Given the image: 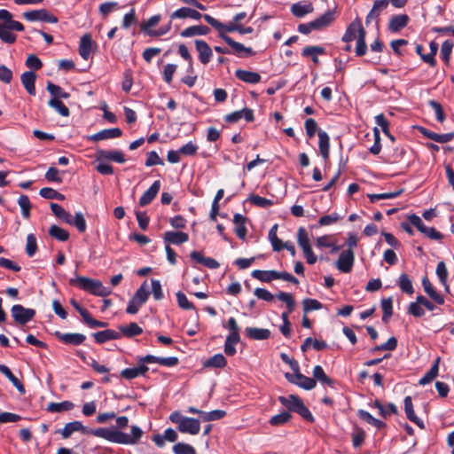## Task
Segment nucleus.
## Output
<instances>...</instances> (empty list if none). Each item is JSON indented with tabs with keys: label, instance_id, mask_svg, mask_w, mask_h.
I'll use <instances>...</instances> for the list:
<instances>
[{
	"label": "nucleus",
	"instance_id": "nucleus-30",
	"mask_svg": "<svg viewBox=\"0 0 454 454\" xmlns=\"http://www.w3.org/2000/svg\"><path fill=\"white\" fill-rule=\"evenodd\" d=\"M35 80L36 74L33 71L24 72L20 76V81L27 92L31 95H35Z\"/></svg>",
	"mask_w": 454,
	"mask_h": 454
},
{
	"label": "nucleus",
	"instance_id": "nucleus-29",
	"mask_svg": "<svg viewBox=\"0 0 454 454\" xmlns=\"http://www.w3.org/2000/svg\"><path fill=\"white\" fill-rule=\"evenodd\" d=\"M247 221V217L240 214H235L233 215V223L235 224L234 232L237 237L242 240L246 239L247 234V230L246 227Z\"/></svg>",
	"mask_w": 454,
	"mask_h": 454
},
{
	"label": "nucleus",
	"instance_id": "nucleus-28",
	"mask_svg": "<svg viewBox=\"0 0 454 454\" xmlns=\"http://www.w3.org/2000/svg\"><path fill=\"white\" fill-rule=\"evenodd\" d=\"M317 136L319 138L318 147L320 154L325 160H328L330 154V137L328 134L322 129L317 131Z\"/></svg>",
	"mask_w": 454,
	"mask_h": 454
},
{
	"label": "nucleus",
	"instance_id": "nucleus-24",
	"mask_svg": "<svg viewBox=\"0 0 454 454\" xmlns=\"http://www.w3.org/2000/svg\"><path fill=\"white\" fill-rule=\"evenodd\" d=\"M235 76L248 84L259 83L262 80V76L259 73L252 72L244 69H237L235 71Z\"/></svg>",
	"mask_w": 454,
	"mask_h": 454
},
{
	"label": "nucleus",
	"instance_id": "nucleus-7",
	"mask_svg": "<svg viewBox=\"0 0 454 454\" xmlns=\"http://www.w3.org/2000/svg\"><path fill=\"white\" fill-rule=\"evenodd\" d=\"M285 378L291 384L296 385L305 390H311L317 386L315 379L303 375L300 371V367H298V372L294 371V373L286 372Z\"/></svg>",
	"mask_w": 454,
	"mask_h": 454
},
{
	"label": "nucleus",
	"instance_id": "nucleus-17",
	"mask_svg": "<svg viewBox=\"0 0 454 454\" xmlns=\"http://www.w3.org/2000/svg\"><path fill=\"white\" fill-rule=\"evenodd\" d=\"M244 118L247 121L251 122L254 120V111L250 108H243L239 111L232 112L224 116V121L229 123H236Z\"/></svg>",
	"mask_w": 454,
	"mask_h": 454
},
{
	"label": "nucleus",
	"instance_id": "nucleus-21",
	"mask_svg": "<svg viewBox=\"0 0 454 454\" xmlns=\"http://www.w3.org/2000/svg\"><path fill=\"white\" fill-rule=\"evenodd\" d=\"M160 189V181L156 180L153 183V184L142 194L139 199V205L141 207H145L149 205L157 196L159 191Z\"/></svg>",
	"mask_w": 454,
	"mask_h": 454
},
{
	"label": "nucleus",
	"instance_id": "nucleus-36",
	"mask_svg": "<svg viewBox=\"0 0 454 454\" xmlns=\"http://www.w3.org/2000/svg\"><path fill=\"white\" fill-rule=\"evenodd\" d=\"M313 379L315 380H318L322 384H325L331 387H334L335 380L330 378L326 373L325 372L323 367L321 365H316L313 368Z\"/></svg>",
	"mask_w": 454,
	"mask_h": 454
},
{
	"label": "nucleus",
	"instance_id": "nucleus-47",
	"mask_svg": "<svg viewBox=\"0 0 454 454\" xmlns=\"http://www.w3.org/2000/svg\"><path fill=\"white\" fill-rule=\"evenodd\" d=\"M49 235L59 241H67L69 239V232L55 224H52L49 229Z\"/></svg>",
	"mask_w": 454,
	"mask_h": 454
},
{
	"label": "nucleus",
	"instance_id": "nucleus-62",
	"mask_svg": "<svg viewBox=\"0 0 454 454\" xmlns=\"http://www.w3.org/2000/svg\"><path fill=\"white\" fill-rule=\"evenodd\" d=\"M428 106L434 111L435 118L439 122H443L445 120V114L442 105L432 99L428 101Z\"/></svg>",
	"mask_w": 454,
	"mask_h": 454
},
{
	"label": "nucleus",
	"instance_id": "nucleus-50",
	"mask_svg": "<svg viewBox=\"0 0 454 454\" xmlns=\"http://www.w3.org/2000/svg\"><path fill=\"white\" fill-rule=\"evenodd\" d=\"M454 47V43L450 40H446L442 43L441 47L440 57L445 65H450V55Z\"/></svg>",
	"mask_w": 454,
	"mask_h": 454
},
{
	"label": "nucleus",
	"instance_id": "nucleus-15",
	"mask_svg": "<svg viewBox=\"0 0 454 454\" xmlns=\"http://www.w3.org/2000/svg\"><path fill=\"white\" fill-rule=\"evenodd\" d=\"M207 15V14H201L197 10L190 7H181L171 13L170 20L191 18L195 20H200L202 18L205 20V16Z\"/></svg>",
	"mask_w": 454,
	"mask_h": 454
},
{
	"label": "nucleus",
	"instance_id": "nucleus-9",
	"mask_svg": "<svg viewBox=\"0 0 454 454\" xmlns=\"http://www.w3.org/2000/svg\"><path fill=\"white\" fill-rule=\"evenodd\" d=\"M22 17L30 22L34 21H43L47 23H57L58 18L51 14L46 9L32 10L22 13Z\"/></svg>",
	"mask_w": 454,
	"mask_h": 454
},
{
	"label": "nucleus",
	"instance_id": "nucleus-19",
	"mask_svg": "<svg viewBox=\"0 0 454 454\" xmlns=\"http://www.w3.org/2000/svg\"><path fill=\"white\" fill-rule=\"evenodd\" d=\"M163 240L165 245H181L189 240V235L183 231H166L163 234Z\"/></svg>",
	"mask_w": 454,
	"mask_h": 454
},
{
	"label": "nucleus",
	"instance_id": "nucleus-38",
	"mask_svg": "<svg viewBox=\"0 0 454 454\" xmlns=\"http://www.w3.org/2000/svg\"><path fill=\"white\" fill-rule=\"evenodd\" d=\"M279 403L285 406L288 411H294L296 410V405H299L302 399L296 395H289L288 396L280 395L278 396Z\"/></svg>",
	"mask_w": 454,
	"mask_h": 454
},
{
	"label": "nucleus",
	"instance_id": "nucleus-26",
	"mask_svg": "<svg viewBox=\"0 0 454 454\" xmlns=\"http://www.w3.org/2000/svg\"><path fill=\"white\" fill-rule=\"evenodd\" d=\"M190 257L192 261L196 262L197 263H200L211 270L217 269L220 266L219 262L216 260L211 257H205L202 254V253L198 251L191 252Z\"/></svg>",
	"mask_w": 454,
	"mask_h": 454
},
{
	"label": "nucleus",
	"instance_id": "nucleus-61",
	"mask_svg": "<svg viewBox=\"0 0 454 454\" xmlns=\"http://www.w3.org/2000/svg\"><path fill=\"white\" fill-rule=\"evenodd\" d=\"M37 252L36 238L33 233L27 237L26 253L29 257H32Z\"/></svg>",
	"mask_w": 454,
	"mask_h": 454
},
{
	"label": "nucleus",
	"instance_id": "nucleus-53",
	"mask_svg": "<svg viewBox=\"0 0 454 454\" xmlns=\"http://www.w3.org/2000/svg\"><path fill=\"white\" fill-rule=\"evenodd\" d=\"M40 196L48 200H64L65 195L51 187H43L39 192Z\"/></svg>",
	"mask_w": 454,
	"mask_h": 454
},
{
	"label": "nucleus",
	"instance_id": "nucleus-58",
	"mask_svg": "<svg viewBox=\"0 0 454 454\" xmlns=\"http://www.w3.org/2000/svg\"><path fill=\"white\" fill-rule=\"evenodd\" d=\"M292 419V415L289 411H282L277 414L270 419L271 426H281L288 422Z\"/></svg>",
	"mask_w": 454,
	"mask_h": 454
},
{
	"label": "nucleus",
	"instance_id": "nucleus-34",
	"mask_svg": "<svg viewBox=\"0 0 454 454\" xmlns=\"http://www.w3.org/2000/svg\"><path fill=\"white\" fill-rule=\"evenodd\" d=\"M210 28L204 25H196L186 27L182 30L180 35L184 38L193 37L195 35H206L209 34Z\"/></svg>",
	"mask_w": 454,
	"mask_h": 454
},
{
	"label": "nucleus",
	"instance_id": "nucleus-3",
	"mask_svg": "<svg viewBox=\"0 0 454 454\" xmlns=\"http://www.w3.org/2000/svg\"><path fill=\"white\" fill-rule=\"evenodd\" d=\"M169 420L177 425V430L182 434H198L200 430L199 419L184 417L179 411H175L169 415Z\"/></svg>",
	"mask_w": 454,
	"mask_h": 454
},
{
	"label": "nucleus",
	"instance_id": "nucleus-37",
	"mask_svg": "<svg viewBox=\"0 0 454 454\" xmlns=\"http://www.w3.org/2000/svg\"><path fill=\"white\" fill-rule=\"evenodd\" d=\"M0 372L3 373L17 388L20 394L25 393V387L22 382L11 372L5 364H0Z\"/></svg>",
	"mask_w": 454,
	"mask_h": 454
},
{
	"label": "nucleus",
	"instance_id": "nucleus-57",
	"mask_svg": "<svg viewBox=\"0 0 454 454\" xmlns=\"http://www.w3.org/2000/svg\"><path fill=\"white\" fill-rule=\"evenodd\" d=\"M294 412L299 414L304 420L309 423H313L315 421L314 416L309 408L304 404L303 401H301L299 405H296V410Z\"/></svg>",
	"mask_w": 454,
	"mask_h": 454
},
{
	"label": "nucleus",
	"instance_id": "nucleus-16",
	"mask_svg": "<svg viewBox=\"0 0 454 454\" xmlns=\"http://www.w3.org/2000/svg\"><path fill=\"white\" fill-rule=\"evenodd\" d=\"M122 135V130L120 128L106 129L98 131L96 134L87 137L88 141L98 142L106 139L117 138Z\"/></svg>",
	"mask_w": 454,
	"mask_h": 454
},
{
	"label": "nucleus",
	"instance_id": "nucleus-59",
	"mask_svg": "<svg viewBox=\"0 0 454 454\" xmlns=\"http://www.w3.org/2000/svg\"><path fill=\"white\" fill-rule=\"evenodd\" d=\"M173 452L175 454H197L193 446L184 442L176 443L173 446Z\"/></svg>",
	"mask_w": 454,
	"mask_h": 454
},
{
	"label": "nucleus",
	"instance_id": "nucleus-20",
	"mask_svg": "<svg viewBox=\"0 0 454 454\" xmlns=\"http://www.w3.org/2000/svg\"><path fill=\"white\" fill-rule=\"evenodd\" d=\"M336 19V11L328 10L313 20L316 30H322L329 27Z\"/></svg>",
	"mask_w": 454,
	"mask_h": 454
},
{
	"label": "nucleus",
	"instance_id": "nucleus-11",
	"mask_svg": "<svg viewBox=\"0 0 454 454\" xmlns=\"http://www.w3.org/2000/svg\"><path fill=\"white\" fill-rule=\"evenodd\" d=\"M355 262V254L353 250L347 249L340 253L337 262V269L343 273H349L352 270Z\"/></svg>",
	"mask_w": 454,
	"mask_h": 454
},
{
	"label": "nucleus",
	"instance_id": "nucleus-52",
	"mask_svg": "<svg viewBox=\"0 0 454 454\" xmlns=\"http://www.w3.org/2000/svg\"><path fill=\"white\" fill-rule=\"evenodd\" d=\"M276 297L286 303V311L287 313H292L294 309H295V301H294V296L289 294V293H285V292H279L278 294H276Z\"/></svg>",
	"mask_w": 454,
	"mask_h": 454
},
{
	"label": "nucleus",
	"instance_id": "nucleus-5",
	"mask_svg": "<svg viewBox=\"0 0 454 454\" xmlns=\"http://www.w3.org/2000/svg\"><path fill=\"white\" fill-rule=\"evenodd\" d=\"M205 21L208 23L210 26H212L218 32H238L240 35L251 34L254 32V28L252 27H243L242 25L236 23L223 24L218 20L215 19L210 15L205 16Z\"/></svg>",
	"mask_w": 454,
	"mask_h": 454
},
{
	"label": "nucleus",
	"instance_id": "nucleus-35",
	"mask_svg": "<svg viewBox=\"0 0 454 454\" xmlns=\"http://www.w3.org/2000/svg\"><path fill=\"white\" fill-rule=\"evenodd\" d=\"M92 48V38L90 34L83 35L80 39L79 54L83 59H88Z\"/></svg>",
	"mask_w": 454,
	"mask_h": 454
},
{
	"label": "nucleus",
	"instance_id": "nucleus-23",
	"mask_svg": "<svg viewBox=\"0 0 454 454\" xmlns=\"http://www.w3.org/2000/svg\"><path fill=\"white\" fill-rule=\"evenodd\" d=\"M410 21V18L407 14L393 15L389 19L388 30L396 33L405 27Z\"/></svg>",
	"mask_w": 454,
	"mask_h": 454
},
{
	"label": "nucleus",
	"instance_id": "nucleus-60",
	"mask_svg": "<svg viewBox=\"0 0 454 454\" xmlns=\"http://www.w3.org/2000/svg\"><path fill=\"white\" fill-rule=\"evenodd\" d=\"M176 296L177 304L181 309L185 310H192L195 309L194 304L187 299L186 295L183 292L178 291L176 294Z\"/></svg>",
	"mask_w": 454,
	"mask_h": 454
},
{
	"label": "nucleus",
	"instance_id": "nucleus-49",
	"mask_svg": "<svg viewBox=\"0 0 454 454\" xmlns=\"http://www.w3.org/2000/svg\"><path fill=\"white\" fill-rule=\"evenodd\" d=\"M160 20H161L160 14H156V15L152 16L150 19L143 21L140 24V30L143 33H145V35L150 36V33L154 31V30H151V27H153L156 25H158L159 22L160 21Z\"/></svg>",
	"mask_w": 454,
	"mask_h": 454
},
{
	"label": "nucleus",
	"instance_id": "nucleus-6",
	"mask_svg": "<svg viewBox=\"0 0 454 454\" xmlns=\"http://www.w3.org/2000/svg\"><path fill=\"white\" fill-rule=\"evenodd\" d=\"M150 295L149 291L146 289V282L136 291L134 296L129 300L126 308V313L134 315L137 314L140 307L145 304Z\"/></svg>",
	"mask_w": 454,
	"mask_h": 454
},
{
	"label": "nucleus",
	"instance_id": "nucleus-54",
	"mask_svg": "<svg viewBox=\"0 0 454 454\" xmlns=\"http://www.w3.org/2000/svg\"><path fill=\"white\" fill-rule=\"evenodd\" d=\"M18 204L21 208L22 216L26 219L30 217V209L32 204L27 195L22 194L18 200Z\"/></svg>",
	"mask_w": 454,
	"mask_h": 454
},
{
	"label": "nucleus",
	"instance_id": "nucleus-45",
	"mask_svg": "<svg viewBox=\"0 0 454 454\" xmlns=\"http://www.w3.org/2000/svg\"><path fill=\"white\" fill-rule=\"evenodd\" d=\"M74 404L71 401H63L61 403L51 402L47 406V411L50 412H61L73 410Z\"/></svg>",
	"mask_w": 454,
	"mask_h": 454
},
{
	"label": "nucleus",
	"instance_id": "nucleus-1",
	"mask_svg": "<svg viewBox=\"0 0 454 454\" xmlns=\"http://www.w3.org/2000/svg\"><path fill=\"white\" fill-rule=\"evenodd\" d=\"M74 432L90 434L110 442L123 445H134L137 443L144 434L143 430L135 425L131 426L130 434H129L115 428L98 427L96 429H90L83 426L81 421L77 420L67 423L61 430L57 431V433H59L64 439L69 438Z\"/></svg>",
	"mask_w": 454,
	"mask_h": 454
},
{
	"label": "nucleus",
	"instance_id": "nucleus-27",
	"mask_svg": "<svg viewBox=\"0 0 454 454\" xmlns=\"http://www.w3.org/2000/svg\"><path fill=\"white\" fill-rule=\"evenodd\" d=\"M403 403L407 419L415 423L419 428L423 429L425 427L424 422L415 414L411 397L407 395L404 398Z\"/></svg>",
	"mask_w": 454,
	"mask_h": 454
},
{
	"label": "nucleus",
	"instance_id": "nucleus-55",
	"mask_svg": "<svg viewBox=\"0 0 454 454\" xmlns=\"http://www.w3.org/2000/svg\"><path fill=\"white\" fill-rule=\"evenodd\" d=\"M403 192V189H399L393 192H384V193H377V194H369L368 197L372 203H375L380 200H389L395 199L400 196Z\"/></svg>",
	"mask_w": 454,
	"mask_h": 454
},
{
	"label": "nucleus",
	"instance_id": "nucleus-56",
	"mask_svg": "<svg viewBox=\"0 0 454 454\" xmlns=\"http://www.w3.org/2000/svg\"><path fill=\"white\" fill-rule=\"evenodd\" d=\"M366 31L361 30L360 35L357 36L356 46V55L358 57L364 56L367 51V45L365 42Z\"/></svg>",
	"mask_w": 454,
	"mask_h": 454
},
{
	"label": "nucleus",
	"instance_id": "nucleus-43",
	"mask_svg": "<svg viewBox=\"0 0 454 454\" xmlns=\"http://www.w3.org/2000/svg\"><path fill=\"white\" fill-rule=\"evenodd\" d=\"M50 207L56 217L61 219L67 224H72L71 214L66 211L60 205L51 202Z\"/></svg>",
	"mask_w": 454,
	"mask_h": 454
},
{
	"label": "nucleus",
	"instance_id": "nucleus-2",
	"mask_svg": "<svg viewBox=\"0 0 454 454\" xmlns=\"http://www.w3.org/2000/svg\"><path fill=\"white\" fill-rule=\"evenodd\" d=\"M69 284L97 296L106 297L111 294V290L104 286L101 281L84 276L71 278Z\"/></svg>",
	"mask_w": 454,
	"mask_h": 454
},
{
	"label": "nucleus",
	"instance_id": "nucleus-32",
	"mask_svg": "<svg viewBox=\"0 0 454 454\" xmlns=\"http://www.w3.org/2000/svg\"><path fill=\"white\" fill-rule=\"evenodd\" d=\"M245 333L247 338L254 340H264L270 337V331L265 328L247 327Z\"/></svg>",
	"mask_w": 454,
	"mask_h": 454
},
{
	"label": "nucleus",
	"instance_id": "nucleus-25",
	"mask_svg": "<svg viewBox=\"0 0 454 454\" xmlns=\"http://www.w3.org/2000/svg\"><path fill=\"white\" fill-rule=\"evenodd\" d=\"M91 335L94 338L95 341L98 344H103L112 340H119L121 337L119 332H116L112 329L99 331L92 333Z\"/></svg>",
	"mask_w": 454,
	"mask_h": 454
},
{
	"label": "nucleus",
	"instance_id": "nucleus-44",
	"mask_svg": "<svg viewBox=\"0 0 454 454\" xmlns=\"http://www.w3.org/2000/svg\"><path fill=\"white\" fill-rule=\"evenodd\" d=\"M47 91L51 95V98H69L70 94L66 92L60 86L54 84L51 82H47Z\"/></svg>",
	"mask_w": 454,
	"mask_h": 454
},
{
	"label": "nucleus",
	"instance_id": "nucleus-10",
	"mask_svg": "<svg viewBox=\"0 0 454 454\" xmlns=\"http://www.w3.org/2000/svg\"><path fill=\"white\" fill-rule=\"evenodd\" d=\"M11 313L17 324L26 325L34 318L35 310L33 309H27L20 304H15L12 307Z\"/></svg>",
	"mask_w": 454,
	"mask_h": 454
},
{
	"label": "nucleus",
	"instance_id": "nucleus-51",
	"mask_svg": "<svg viewBox=\"0 0 454 454\" xmlns=\"http://www.w3.org/2000/svg\"><path fill=\"white\" fill-rule=\"evenodd\" d=\"M398 286H399L400 289L407 294L411 295L414 293L412 282H411L410 277L406 273H403L400 275L399 280H398Z\"/></svg>",
	"mask_w": 454,
	"mask_h": 454
},
{
	"label": "nucleus",
	"instance_id": "nucleus-39",
	"mask_svg": "<svg viewBox=\"0 0 454 454\" xmlns=\"http://www.w3.org/2000/svg\"><path fill=\"white\" fill-rule=\"evenodd\" d=\"M439 363H440V357H437L434 360V362L433 363L431 368L419 380V385L425 386V385L430 383L435 377H437L438 372H439Z\"/></svg>",
	"mask_w": 454,
	"mask_h": 454
},
{
	"label": "nucleus",
	"instance_id": "nucleus-64",
	"mask_svg": "<svg viewBox=\"0 0 454 454\" xmlns=\"http://www.w3.org/2000/svg\"><path fill=\"white\" fill-rule=\"evenodd\" d=\"M137 23V18L136 15V11L132 8L128 13H126L122 19L121 27L124 29L129 28V27L133 24Z\"/></svg>",
	"mask_w": 454,
	"mask_h": 454
},
{
	"label": "nucleus",
	"instance_id": "nucleus-63",
	"mask_svg": "<svg viewBox=\"0 0 454 454\" xmlns=\"http://www.w3.org/2000/svg\"><path fill=\"white\" fill-rule=\"evenodd\" d=\"M303 312L306 314L311 310H317L322 309L323 305L316 299L306 298L302 301Z\"/></svg>",
	"mask_w": 454,
	"mask_h": 454
},
{
	"label": "nucleus",
	"instance_id": "nucleus-42",
	"mask_svg": "<svg viewBox=\"0 0 454 454\" xmlns=\"http://www.w3.org/2000/svg\"><path fill=\"white\" fill-rule=\"evenodd\" d=\"M227 360L223 354H215L203 363V366L207 368H224Z\"/></svg>",
	"mask_w": 454,
	"mask_h": 454
},
{
	"label": "nucleus",
	"instance_id": "nucleus-41",
	"mask_svg": "<svg viewBox=\"0 0 454 454\" xmlns=\"http://www.w3.org/2000/svg\"><path fill=\"white\" fill-rule=\"evenodd\" d=\"M313 10V5L310 3L302 4L301 2H298L291 6L292 14L297 18H303L305 15L311 13Z\"/></svg>",
	"mask_w": 454,
	"mask_h": 454
},
{
	"label": "nucleus",
	"instance_id": "nucleus-12",
	"mask_svg": "<svg viewBox=\"0 0 454 454\" xmlns=\"http://www.w3.org/2000/svg\"><path fill=\"white\" fill-rule=\"evenodd\" d=\"M388 0H374L372 8L366 15L365 24L368 26L372 20H376L379 25L380 13L388 7Z\"/></svg>",
	"mask_w": 454,
	"mask_h": 454
},
{
	"label": "nucleus",
	"instance_id": "nucleus-46",
	"mask_svg": "<svg viewBox=\"0 0 454 454\" xmlns=\"http://www.w3.org/2000/svg\"><path fill=\"white\" fill-rule=\"evenodd\" d=\"M251 276L262 282L269 283L275 279L276 270H254L252 271Z\"/></svg>",
	"mask_w": 454,
	"mask_h": 454
},
{
	"label": "nucleus",
	"instance_id": "nucleus-22",
	"mask_svg": "<svg viewBox=\"0 0 454 454\" xmlns=\"http://www.w3.org/2000/svg\"><path fill=\"white\" fill-rule=\"evenodd\" d=\"M361 30H364L362 26L360 18H356L347 27L345 34L342 36V41L349 43L353 41L356 34L360 35Z\"/></svg>",
	"mask_w": 454,
	"mask_h": 454
},
{
	"label": "nucleus",
	"instance_id": "nucleus-13",
	"mask_svg": "<svg viewBox=\"0 0 454 454\" xmlns=\"http://www.w3.org/2000/svg\"><path fill=\"white\" fill-rule=\"evenodd\" d=\"M54 335L62 343L73 346H79L82 344L86 340V336L84 334L78 333H62L59 331H56Z\"/></svg>",
	"mask_w": 454,
	"mask_h": 454
},
{
	"label": "nucleus",
	"instance_id": "nucleus-33",
	"mask_svg": "<svg viewBox=\"0 0 454 454\" xmlns=\"http://www.w3.org/2000/svg\"><path fill=\"white\" fill-rule=\"evenodd\" d=\"M422 286L425 293L437 304L442 305L444 304V298L442 294H438L434 286H432L430 280L427 277H424L422 278Z\"/></svg>",
	"mask_w": 454,
	"mask_h": 454
},
{
	"label": "nucleus",
	"instance_id": "nucleus-4",
	"mask_svg": "<svg viewBox=\"0 0 454 454\" xmlns=\"http://www.w3.org/2000/svg\"><path fill=\"white\" fill-rule=\"evenodd\" d=\"M226 328L229 330L230 333L225 340L224 353L228 356H232L236 354L235 345L240 341L239 327L234 317L228 319Z\"/></svg>",
	"mask_w": 454,
	"mask_h": 454
},
{
	"label": "nucleus",
	"instance_id": "nucleus-18",
	"mask_svg": "<svg viewBox=\"0 0 454 454\" xmlns=\"http://www.w3.org/2000/svg\"><path fill=\"white\" fill-rule=\"evenodd\" d=\"M97 160H113L117 163H124L126 160L122 152L119 150L107 151L103 149L97 150Z\"/></svg>",
	"mask_w": 454,
	"mask_h": 454
},
{
	"label": "nucleus",
	"instance_id": "nucleus-40",
	"mask_svg": "<svg viewBox=\"0 0 454 454\" xmlns=\"http://www.w3.org/2000/svg\"><path fill=\"white\" fill-rule=\"evenodd\" d=\"M119 330L121 335L122 334L127 338H133L143 333V329L135 322L129 323L128 325H121Z\"/></svg>",
	"mask_w": 454,
	"mask_h": 454
},
{
	"label": "nucleus",
	"instance_id": "nucleus-31",
	"mask_svg": "<svg viewBox=\"0 0 454 454\" xmlns=\"http://www.w3.org/2000/svg\"><path fill=\"white\" fill-rule=\"evenodd\" d=\"M143 361L148 363H156L162 366L173 367L178 364L179 359L176 356L159 357L153 355H146L144 356Z\"/></svg>",
	"mask_w": 454,
	"mask_h": 454
},
{
	"label": "nucleus",
	"instance_id": "nucleus-8",
	"mask_svg": "<svg viewBox=\"0 0 454 454\" xmlns=\"http://www.w3.org/2000/svg\"><path fill=\"white\" fill-rule=\"evenodd\" d=\"M219 37L222 38L230 47H231V54L237 55L239 58H246L254 54L250 47H246L241 43L234 41L231 36L227 35L224 32H218Z\"/></svg>",
	"mask_w": 454,
	"mask_h": 454
},
{
	"label": "nucleus",
	"instance_id": "nucleus-48",
	"mask_svg": "<svg viewBox=\"0 0 454 454\" xmlns=\"http://www.w3.org/2000/svg\"><path fill=\"white\" fill-rule=\"evenodd\" d=\"M48 106L63 117H68L70 115L68 107L59 98H51L48 101Z\"/></svg>",
	"mask_w": 454,
	"mask_h": 454
},
{
	"label": "nucleus",
	"instance_id": "nucleus-14",
	"mask_svg": "<svg viewBox=\"0 0 454 454\" xmlns=\"http://www.w3.org/2000/svg\"><path fill=\"white\" fill-rule=\"evenodd\" d=\"M196 51L199 53V59L203 65H207L210 62L213 57V51L210 48L209 44L200 39H196L194 41Z\"/></svg>",
	"mask_w": 454,
	"mask_h": 454
}]
</instances>
